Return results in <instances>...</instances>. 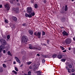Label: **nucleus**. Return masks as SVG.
I'll return each mask as SVG.
<instances>
[{
    "instance_id": "79ce46f5",
    "label": "nucleus",
    "mask_w": 75,
    "mask_h": 75,
    "mask_svg": "<svg viewBox=\"0 0 75 75\" xmlns=\"http://www.w3.org/2000/svg\"><path fill=\"white\" fill-rule=\"evenodd\" d=\"M12 28H13V29H15V28H16L15 27V26H12Z\"/></svg>"
},
{
    "instance_id": "0eeeda50",
    "label": "nucleus",
    "mask_w": 75,
    "mask_h": 75,
    "mask_svg": "<svg viewBox=\"0 0 75 75\" xmlns=\"http://www.w3.org/2000/svg\"><path fill=\"white\" fill-rule=\"evenodd\" d=\"M62 34L64 36H68L69 34L67 32H66L65 31H64Z\"/></svg>"
},
{
    "instance_id": "72a5a7b5",
    "label": "nucleus",
    "mask_w": 75,
    "mask_h": 75,
    "mask_svg": "<svg viewBox=\"0 0 75 75\" xmlns=\"http://www.w3.org/2000/svg\"><path fill=\"white\" fill-rule=\"evenodd\" d=\"M41 47H38V48H37V49H35V50H41Z\"/></svg>"
},
{
    "instance_id": "bb28decb",
    "label": "nucleus",
    "mask_w": 75,
    "mask_h": 75,
    "mask_svg": "<svg viewBox=\"0 0 75 75\" xmlns=\"http://www.w3.org/2000/svg\"><path fill=\"white\" fill-rule=\"evenodd\" d=\"M61 61L62 62H65L66 61V59H62L61 60Z\"/></svg>"
},
{
    "instance_id": "b1692460",
    "label": "nucleus",
    "mask_w": 75,
    "mask_h": 75,
    "mask_svg": "<svg viewBox=\"0 0 75 75\" xmlns=\"http://www.w3.org/2000/svg\"><path fill=\"white\" fill-rule=\"evenodd\" d=\"M31 63H32V62H27V64H28V65H30V64H31Z\"/></svg>"
},
{
    "instance_id": "9b49d317",
    "label": "nucleus",
    "mask_w": 75,
    "mask_h": 75,
    "mask_svg": "<svg viewBox=\"0 0 75 75\" xmlns=\"http://www.w3.org/2000/svg\"><path fill=\"white\" fill-rule=\"evenodd\" d=\"M30 35H32L33 34V31L32 30H29L28 31Z\"/></svg>"
},
{
    "instance_id": "f704fd0d",
    "label": "nucleus",
    "mask_w": 75,
    "mask_h": 75,
    "mask_svg": "<svg viewBox=\"0 0 75 75\" xmlns=\"http://www.w3.org/2000/svg\"><path fill=\"white\" fill-rule=\"evenodd\" d=\"M45 61V60L44 59H43L42 61V63H44Z\"/></svg>"
},
{
    "instance_id": "5fc2aeb1",
    "label": "nucleus",
    "mask_w": 75,
    "mask_h": 75,
    "mask_svg": "<svg viewBox=\"0 0 75 75\" xmlns=\"http://www.w3.org/2000/svg\"><path fill=\"white\" fill-rule=\"evenodd\" d=\"M13 64H16V62H13Z\"/></svg>"
},
{
    "instance_id": "2eb2a0df",
    "label": "nucleus",
    "mask_w": 75,
    "mask_h": 75,
    "mask_svg": "<svg viewBox=\"0 0 75 75\" xmlns=\"http://www.w3.org/2000/svg\"><path fill=\"white\" fill-rule=\"evenodd\" d=\"M9 55H10V56H12V54L10 53V51H8V52L7 53Z\"/></svg>"
},
{
    "instance_id": "69168bd1",
    "label": "nucleus",
    "mask_w": 75,
    "mask_h": 75,
    "mask_svg": "<svg viewBox=\"0 0 75 75\" xmlns=\"http://www.w3.org/2000/svg\"><path fill=\"white\" fill-rule=\"evenodd\" d=\"M22 72L23 73V72H24V71H22Z\"/></svg>"
},
{
    "instance_id": "aec40b11",
    "label": "nucleus",
    "mask_w": 75,
    "mask_h": 75,
    "mask_svg": "<svg viewBox=\"0 0 75 75\" xmlns=\"http://www.w3.org/2000/svg\"><path fill=\"white\" fill-rule=\"evenodd\" d=\"M65 20V19L64 18H63L61 19V21L62 22H64Z\"/></svg>"
},
{
    "instance_id": "6e6d98bb",
    "label": "nucleus",
    "mask_w": 75,
    "mask_h": 75,
    "mask_svg": "<svg viewBox=\"0 0 75 75\" xmlns=\"http://www.w3.org/2000/svg\"><path fill=\"white\" fill-rule=\"evenodd\" d=\"M66 69H68V67H66Z\"/></svg>"
},
{
    "instance_id": "20e7f679",
    "label": "nucleus",
    "mask_w": 75,
    "mask_h": 75,
    "mask_svg": "<svg viewBox=\"0 0 75 75\" xmlns=\"http://www.w3.org/2000/svg\"><path fill=\"white\" fill-rule=\"evenodd\" d=\"M4 7L5 8H7V10L8 11L10 10V5L9 4L7 3L6 4L4 5Z\"/></svg>"
},
{
    "instance_id": "680f3d73",
    "label": "nucleus",
    "mask_w": 75,
    "mask_h": 75,
    "mask_svg": "<svg viewBox=\"0 0 75 75\" xmlns=\"http://www.w3.org/2000/svg\"><path fill=\"white\" fill-rule=\"evenodd\" d=\"M40 65V63H39V64H38V65Z\"/></svg>"
},
{
    "instance_id": "e2e57ef3",
    "label": "nucleus",
    "mask_w": 75,
    "mask_h": 75,
    "mask_svg": "<svg viewBox=\"0 0 75 75\" xmlns=\"http://www.w3.org/2000/svg\"><path fill=\"white\" fill-rule=\"evenodd\" d=\"M17 1H18V0H16Z\"/></svg>"
},
{
    "instance_id": "a19ab883",
    "label": "nucleus",
    "mask_w": 75,
    "mask_h": 75,
    "mask_svg": "<svg viewBox=\"0 0 75 75\" xmlns=\"http://www.w3.org/2000/svg\"><path fill=\"white\" fill-rule=\"evenodd\" d=\"M31 3H34V0H33L31 1Z\"/></svg>"
},
{
    "instance_id": "6ab92c4d",
    "label": "nucleus",
    "mask_w": 75,
    "mask_h": 75,
    "mask_svg": "<svg viewBox=\"0 0 75 75\" xmlns=\"http://www.w3.org/2000/svg\"><path fill=\"white\" fill-rule=\"evenodd\" d=\"M3 66L4 68H7V66H6V64H3Z\"/></svg>"
},
{
    "instance_id": "09e8293b",
    "label": "nucleus",
    "mask_w": 75,
    "mask_h": 75,
    "mask_svg": "<svg viewBox=\"0 0 75 75\" xmlns=\"http://www.w3.org/2000/svg\"><path fill=\"white\" fill-rule=\"evenodd\" d=\"M1 56H2V54H0V58H1Z\"/></svg>"
},
{
    "instance_id": "f257e3e1",
    "label": "nucleus",
    "mask_w": 75,
    "mask_h": 75,
    "mask_svg": "<svg viewBox=\"0 0 75 75\" xmlns=\"http://www.w3.org/2000/svg\"><path fill=\"white\" fill-rule=\"evenodd\" d=\"M27 11L29 14L26 13L25 14V16L26 17H29L31 18L33 16H34L35 15V11L33 10V8L31 7H29L27 8Z\"/></svg>"
},
{
    "instance_id": "8fccbe9b",
    "label": "nucleus",
    "mask_w": 75,
    "mask_h": 75,
    "mask_svg": "<svg viewBox=\"0 0 75 75\" xmlns=\"http://www.w3.org/2000/svg\"><path fill=\"white\" fill-rule=\"evenodd\" d=\"M0 8H2V5H0Z\"/></svg>"
},
{
    "instance_id": "a211bd4d",
    "label": "nucleus",
    "mask_w": 75,
    "mask_h": 75,
    "mask_svg": "<svg viewBox=\"0 0 75 75\" xmlns=\"http://www.w3.org/2000/svg\"><path fill=\"white\" fill-rule=\"evenodd\" d=\"M36 73H37V75H40L41 74V72L38 71H36Z\"/></svg>"
},
{
    "instance_id": "052dcab7",
    "label": "nucleus",
    "mask_w": 75,
    "mask_h": 75,
    "mask_svg": "<svg viewBox=\"0 0 75 75\" xmlns=\"http://www.w3.org/2000/svg\"><path fill=\"white\" fill-rule=\"evenodd\" d=\"M71 75H75V74H71Z\"/></svg>"
},
{
    "instance_id": "5701e85b",
    "label": "nucleus",
    "mask_w": 75,
    "mask_h": 75,
    "mask_svg": "<svg viewBox=\"0 0 75 75\" xmlns=\"http://www.w3.org/2000/svg\"><path fill=\"white\" fill-rule=\"evenodd\" d=\"M67 70L68 72H69V73H71V69H70L68 68L67 69Z\"/></svg>"
},
{
    "instance_id": "f8f14e48",
    "label": "nucleus",
    "mask_w": 75,
    "mask_h": 75,
    "mask_svg": "<svg viewBox=\"0 0 75 75\" xmlns=\"http://www.w3.org/2000/svg\"><path fill=\"white\" fill-rule=\"evenodd\" d=\"M62 57V55L60 54L58 55L57 56V57L59 58V59H61Z\"/></svg>"
},
{
    "instance_id": "423d86ee",
    "label": "nucleus",
    "mask_w": 75,
    "mask_h": 75,
    "mask_svg": "<svg viewBox=\"0 0 75 75\" xmlns=\"http://www.w3.org/2000/svg\"><path fill=\"white\" fill-rule=\"evenodd\" d=\"M13 10L14 11H15V12H16V13H18L19 12V8H13Z\"/></svg>"
},
{
    "instance_id": "4468645a",
    "label": "nucleus",
    "mask_w": 75,
    "mask_h": 75,
    "mask_svg": "<svg viewBox=\"0 0 75 75\" xmlns=\"http://www.w3.org/2000/svg\"><path fill=\"white\" fill-rule=\"evenodd\" d=\"M68 10V6L67 5H66L65 6V8L64 9L65 11H67V10Z\"/></svg>"
},
{
    "instance_id": "13d9d810",
    "label": "nucleus",
    "mask_w": 75,
    "mask_h": 75,
    "mask_svg": "<svg viewBox=\"0 0 75 75\" xmlns=\"http://www.w3.org/2000/svg\"><path fill=\"white\" fill-rule=\"evenodd\" d=\"M69 50H71V48L70 47L69 48Z\"/></svg>"
},
{
    "instance_id": "de8ad7c7",
    "label": "nucleus",
    "mask_w": 75,
    "mask_h": 75,
    "mask_svg": "<svg viewBox=\"0 0 75 75\" xmlns=\"http://www.w3.org/2000/svg\"><path fill=\"white\" fill-rule=\"evenodd\" d=\"M37 56H38V57H40V54H37Z\"/></svg>"
},
{
    "instance_id": "338daca9",
    "label": "nucleus",
    "mask_w": 75,
    "mask_h": 75,
    "mask_svg": "<svg viewBox=\"0 0 75 75\" xmlns=\"http://www.w3.org/2000/svg\"><path fill=\"white\" fill-rule=\"evenodd\" d=\"M6 0V1H7V0Z\"/></svg>"
},
{
    "instance_id": "a878e982",
    "label": "nucleus",
    "mask_w": 75,
    "mask_h": 75,
    "mask_svg": "<svg viewBox=\"0 0 75 75\" xmlns=\"http://www.w3.org/2000/svg\"><path fill=\"white\" fill-rule=\"evenodd\" d=\"M56 57L57 55L55 54H54L52 56L53 58H56Z\"/></svg>"
},
{
    "instance_id": "7ed1b4c3",
    "label": "nucleus",
    "mask_w": 75,
    "mask_h": 75,
    "mask_svg": "<svg viewBox=\"0 0 75 75\" xmlns=\"http://www.w3.org/2000/svg\"><path fill=\"white\" fill-rule=\"evenodd\" d=\"M71 39H67L65 41V43L66 44H69L71 43Z\"/></svg>"
},
{
    "instance_id": "0e129e2a",
    "label": "nucleus",
    "mask_w": 75,
    "mask_h": 75,
    "mask_svg": "<svg viewBox=\"0 0 75 75\" xmlns=\"http://www.w3.org/2000/svg\"><path fill=\"white\" fill-rule=\"evenodd\" d=\"M44 45H45V46H46V45H46V44H45Z\"/></svg>"
},
{
    "instance_id": "cd10ccee",
    "label": "nucleus",
    "mask_w": 75,
    "mask_h": 75,
    "mask_svg": "<svg viewBox=\"0 0 75 75\" xmlns=\"http://www.w3.org/2000/svg\"><path fill=\"white\" fill-rule=\"evenodd\" d=\"M12 72H14L15 74H16V75H17V73L16 71H14V70H13L12 71Z\"/></svg>"
},
{
    "instance_id": "603ef678",
    "label": "nucleus",
    "mask_w": 75,
    "mask_h": 75,
    "mask_svg": "<svg viewBox=\"0 0 75 75\" xmlns=\"http://www.w3.org/2000/svg\"><path fill=\"white\" fill-rule=\"evenodd\" d=\"M23 65L22 64L21 65V67H23Z\"/></svg>"
},
{
    "instance_id": "bf43d9fd",
    "label": "nucleus",
    "mask_w": 75,
    "mask_h": 75,
    "mask_svg": "<svg viewBox=\"0 0 75 75\" xmlns=\"http://www.w3.org/2000/svg\"><path fill=\"white\" fill-rule=\"evenodd\" d=\"M71 1H75V0H71Z\"/></svg>"
},
{
    "instance_id": "864d4df0",
    "label": "nucleus",
    "mask_w": 75,
    "mask_h": 75,
    "mask_svg": "<svg viewBox=\"0 0 75 75\" xmlns=\"http://www.w3.org/2000/svg\"><path fill=\"white\" fill-rule=\"evenodd\" d=\"M73 39L74 41H75V37H74V38H73Z\"/></svg>"
},
{
    "instance_id": "1a4fd4ad",
    "label": "nucleus",
    "mask_w": 75,
    "mask_h": 75,
    "mask_svg": "<svg viewBox=\"0 0 75 75\" xmlns=\"http://www.w3.org/2000/svg\"><path fill=\"white\" fill-rule=\"evenodd\" d=\"M15 59H16V61L18 62V63H20L21 62H20V60H19V59L18 58V57H15Z\"/></svg>"
},
{
    "instance_id": "4c0bfd02",
    "label": "nucleus",
    "mask_w": 75,
    "mask_h": 75,
    "mask_svg": "<svg viewBox=\"0 0 75 75\" xmlns=\"http://www.w3.org/2000/svg\"><path fill=\"white\" fill-rule=\"evenodd\" d=\"M44 58H47L48 57V55H45L44 56Z\"/></svg>"
},
{
    "instance_id": "49530a36",
    "label": "nucleus",
    "mask_w": 75,
    "mask_h": 75,
    "mask_svg": "<svg viewBox=\"0 0 75 75\" xmlns=\"http://www.w3.org/2000/svg\"><path fill=\"white\" fill-rule=\"evenodd\" d=\"M44 3H46V2H47V1L45 0V1H44Z\"/></svg>"
},
{
    "instance_id": "c03bdc74",
    "label": "nucleus",
    "mask_w": 75,
    "mask_h": 75,
    "mask_svg": "<svg viewBox=\"0 0 75 75\" xmlns=\"http://www.w3.org/2000/svg\"><path fill=\"white\" fill-rule=\"evenodd\" d=\"M71 72H74V69H72L71 70Z\"/></svg>"
},
{
    "instance_id": "c85d7f7f",
    "label": "nucleus",
    "mask_w": 75,
    "mask_h": 75,
    "mask_svg": "<svg viewBox=\"0 0 75 75\" xmlns=\"http://www.w3.org/2000/svg\"><path fill=\"white\" fill-rule=\"evenodd\" d=\"M37 68V67H34V68L33 69V71H36Z\"/></svg>"
},
{
    "instance_id": "c9c22d12",
    "label": "nucleus",
    "mask_w": 75,
    "mask_h": 75,
    "mask_svg": "<svg viewBox=\"0 0 75 75\" xmlns=\"http://www.w3.org/2000/svg\"><path fill=\"white\" fill-rule=\"evenodd\" d=\"M23 26H26V25H27V24L25 23H24L23 24Z\"/></svg>"
},
{
    "instance_id": "e433bc0d",
    "label": "nucleus",
    "mask_w": 75,
    "mask_h": 75,
    "mask_svg": "<svg viewBox=\"0 0 75 75\" xmlns=\"http://www.w3.org/2000/svg\"><path fill=\"white\" fill-rule=\"evenodd\" d=\"M50 40H47V42L48 44H49V42H50Z\"/></svg>"
},
{
    "instance_id": "37998d69",
    "label": "nucleus",
    "mask_w": 75,
    "mask_h": 75,
    "mask_svg": "<svg viewBox=\"0 0 75 75\" xmlns=\"http://www.w3.org/2000/svg\"><path fill=\"white\" fill-rule=\"evenodd\" d=\"M63 52H67V50H65L64 51H63Z\"/></svg>"
},
{
    "instance_id": "c756f323",
    "label": "nucleus",
    "mask_w": 75,
    "mask_h": 75,
    "mask_svg": "<svg viewBox=\"0 0 75 75\" xmlns=\"http://www.w3.org/2000/svg\"><path fill=\"white\" fill-rule=\"evenodd\" d=\"M45 34V33L44 31H42V35H44Z\"/></svg>"
},
{
    "instance_id": "58836bf2",
    "label": "nucleus",
    "mask_w": 75,
    "mask_h": 75,
    "mask_svg": "<svg viewBox=\"0 0 75 75\" xmlns=\"http://www.w3.org/2000/svg\"><path fill=\"white\" fill-rule=\"evenodd\" d=\"M69 68H72V66L70 64H69Z\"/></svg>"
},
{
    "instance_id": "2f4dec72",
    "label": "nucleus",
    "mask_w": 75,
    "mask_h": 75,
    "mask_svg": "<svg viewBox=\"0 0 75 75\" xmlns=\"http://www.w3.org/2000/svg\"><path fill=\"white\" fill-rule=\"evenodd\" d=\"M5 22L6 23H8V20L6 19L5 20Z\"/></svg>"
},
{
    "instance_id": "6e6552de",
    "label": "nucleus",
    "mask_w": 75,
    "mask_h": 75,
    "mask_svg": "<svg viewBox=\"0 0 75 75\" xmlns=\"http://www.w3.org/2000/svg\"><path fill=\"white\" fill-rule=\"evenodd\" d=\"M5 47L1 45L0 46V52H1L3 51V50L4 49Z\"/></svg>"
},
{
    "instance_id": "473e14b6",
    "label": "nucleus",
    "mask_w": 75,
    "mask_h": 75,
    "mask_svg": "<svg viewBox=\"0 0 75 75\" xmlns=\"http://www.w3.org/2000/svg\"><path fill=\"white\" fill-rule=\"evenodd\" d=\"M7 39H10V35H8V36H7Z\"/></svg>"
},
{
    "instance_id": "412c9836",
    "label": "nucleus",
    "mask_w": 75,
    "mask_h": 75,
    "mask_svg": "<svg viewBox=\"0 0 75 75\" xmlns=\"http://www.w3.org/2000/svg\"><path fill=\"white\" fill-rule=\"evenodd\" d=\"M38 5L37 4H35V8H38Z\"/></svg>"
},
{
    "instance_id": "393cba45",
    "label": "nucleus",
    "mask_w": 75,
    "mask_h": 75,
    "mask_svg": "<svg viewBox=\"0 0 75 75\" xmlns=\"http://www.w3.org/2000/svg\"><path fill=\"white\" fill-rule=\"evenodd\" d=\"M60 48H61L62 50H65V48L61 46L60 47Z\"/></svg>"
},
{
    "instance_id": "a18cd8bd",
    "label": "nucleus",
    "mask_w": 75,
    "mask_h": 75,
    "mask_svg": "<svg viewBox=\"0 0 75 75\" xmlns=\"http://www.w3.org/2000/svg\"><path fill=\"white\" fill-rule=\"evenodd\" d=\"M3 52L4 53H5V52H6V50H4L3 51Z\"/></svg>"
},
{
    "instance_id": "f3484780",
    "label": "nucleus",
    "mask_w": 75,
    "mask_h": 75,
    "mask_svg": "<svg viewBox=\"0 0 75 75\" xmlns=\"http://www.w3.org/2000/svg\"><path fill=\"white\" fill-rule=\"evenodd\" d=\"M26 58L25 57V56H23L22 57V59L23 60H25Z\"/></svg>"
},
{
    "instance_id": "ddd939ff",
    "label": "nucleus",
    "mask_w": 75,
    "mask_h": 75,
    "mask_svg": "<svg viewBox=\"0 0 75 75\" xmlns=\"http://www.w3.org/2000/svg\"><path fill=\"white\" fill-rule=\"evenodd\" d=\"M3 72V68L1 67H0V72L2 73Z\"/></svg>"
},
{
    "instance_id": "dca6fc26",
    "label": "nucleus",
    "mask_w": 75,
    "mask_h": 75,
    "mask_svg": "<svg viewBox=\"0 0 75 75\" xmlns=\"http://www.w3.org/2000/svg\"><path fill=\"white\" fill-rule=\"evenodd\" d=\"M41 33L39 32L37 33V35L38 36H41Z\"/></svg>"
},
{
    "instance_id": "f03ea898",
    "label": "nucleus",
    "mask_w": 75,
    "mask_h": 75,
    "mask_svg": "<svg viewBox=\"0 0 75 75\" xmlns=\"http://www.w3.org/2000/svg\"><path fill=\"white\" fill-rule=\"evenodd\" d=\"M27 41H28V38H27V37L25 36H22L21 41V43L22 44L23 43L27 44Z\"/></svg>"
},
{
    "instance_id": "ea45409f",
    "label": "nucleus",
    "mask_w": 75,
    "mask_h": 75,
    "mask_svg": "<svg viewBox=\"0 0 75 75\" xmlns=\"http://www.w3.org/2000/svg\"><path fill=\"white\" fill-rule=\"evenodd\" d=\"M34 35H35L37 36V33L36 32H35L34 33Z\"/></svg>"
},
{
    "instance_id": "7c9ffc66",
    "label": "nucleus",
    "mask_w": 75,
    "mask_h": 75,
    "mask_svg": "<svg viewBox=\"0 0 75 75\" xmlns=\"http://www.w3.org/2000/svg\"><path fill=\"white\" fill-rule=\"evenodd\" d=\"M15 69L16 71H18V69H17V68L16 67H15Z\"/></svg>"
},
{
    "instance_id": "4be33fe9",
    "label": "nucleus",
    "mask_w": 75,
    "mask_h": 75,
    "mask_svg": "<svg viewBox=\"0 0 75 75\" xmlns=\"http://www.w3.org/2000/svg\"><path fill=\"white\" fill-rule=\"evenodd\" d=\"M13 20L14 21H16L17 20V18L15 17H13Z\"/></svg>"
},
{
    "instance_id": "9d476101",
    "label": "nucleus",
    "mask_w": 75,
    "mask_h": 75,
    "mask_svg": "<svg viewBox=\"0 0 75 75\" xmlns=\"http://www.w3.org/2000/svg\"><path fill=\"white\" fill-rule=\"evenodd\" d=\"M29 48L30 49V50H35L37 49V47H33L32 46H30L29 47Z\"/></svg>"
},
{
    "instance_id": "39448f33",
    "label": "nucleus",
    "mask_w": 75,
    "mask_h": 75,
    "mask_svg": "<svg viewBox=\"0 0 75 75\" xmlns=\"http://www.w3.org/2000/svg\"><path fill=\"white\" fill-rule=\"evenodd\" d=\"M0 41L2 44H4V45H6L7 44V42H6V41L5 40L1 39L0 40Z\"/></svg>"
},
{
    "instance_id": "3c124183",
    "label": "nucleus",
    "mask_w": 75,
    "mask_h": 75,
    "mask_svg": "<svg viewBox=\"0 0 75 75\" xmlns=\"http://www.w3.org/2000/svg\"><path fill=\"white\" fill-rule=\"evenodd\" d=\"M29 69H32V67L30 66L29 67Z\"/></svg>"
},
{
    "instance_id": "4d7b16f0",
    "label": "nucleus",
    "mask_w": 75,
    "mask_h": 75,
    "mask_svg": "<svg viewBox=\"0 0 75 75\" xmlns=\"http://www.w3.org/2000/svg\"><path fill=\"white\" fill-rule=\"evenodd\" d=\"M38 37V38H41V37H40V36H39V37Z\"/></svg>"
}]
</instances>
